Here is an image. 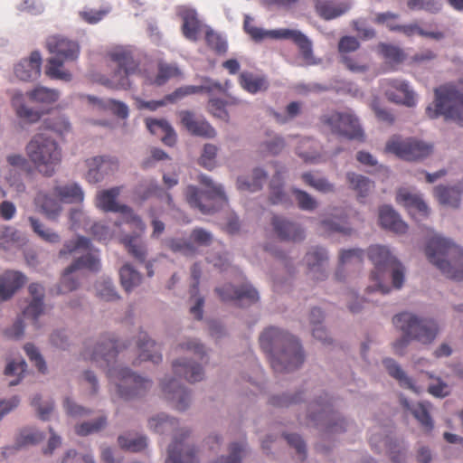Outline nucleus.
<instances>
[{
	"label": "nucleus",
	"mask_w": 463,
	"mask_h": 463,
	"mask_svg": "<svg viewBox=\"0 0 463 463\" xmlns=\"http://www.w3.org/2000/svg\"><path fill=\"white\" fill-rule=\"evenodd\" d=\"M120 348L114 337L104 335L95 341L88 340L80 354L84 360L94 362L100 367H109L108 377L119 397L128 400L141 396L151 387L150 380L136 375L128 368L110 367Z\"/></svg>",
	"instance_id": "nucleus-1"
},
{
	"label": "nucleus",
	"mask_w": 463,
	"mask_h": 463,
	"mask_svg": "<svg viewBox=\"0 0 463 463\" xmlns=\"http://www.w3.org/2000/svg\"><path fill=\"white\" fill-rule=\"evenodd\" d=\"M261 349L269 355L276 373H289L298 369L305 359L299 341L277 327L267 328L260 336Z\"/></svg>",
	"instance_id": "nucleus-2"
},
{
	"label": "nucleus",
	"mask_w": 463,
	"mask_h": 463,
	"mask_svg": "<svg viewBox=\"0 0 463 463\" xmlns=\"http://www.w3.org/2000/svg\"><path fill=\"white\" fill-rule=\"evenodd\" d=\"M395 327L403 333V335L392 344L396 354H403L411 340L428 345L434 341L439 326L431 318H422L410 312H402L392 318Z\"/></svg>",
	"instance_id": "nucleus-3"
},
{
	"label": "nucleus",
	"mask_w": 463,
	"mask_h": 463,
	"mask_svg": "<svg viewBox=\"0 0 463 463\" xmlns=\"http://www.w3.org/2000/svg\"><path fill=\"white\" fill-rule=\"evenodd\" d=\"M369 260L373 263L374 269L371 274V279L375 286H369L366 288L367 293L377 291L385 295L390 288L383 284L387 273H391L392 285L396 288H401L404 281V268L400 261L391 253L385 246L373 245L369 247L367 252Z\"/></svg>",
	"instance_id": "nucleus-4"
},
{
	"label": "nucleus",
	"mask_w": 463,
	"mask_h": 463,
	"mask_svg": "<svg viewBox=\"0 0 463 463\" xmlns=\"http://www.w3.org/2000/svg\"><path fill=\"white\" fill-rule=\"evenodd\" d=\"M426 255L447 278L463 279V249L439 235L427 243Z\"/></svg>",
	"instance_id": "nucleus-5"
},
{
	"label": "nucleus",
	"mask_w": 463,
	"mask_h": 463,
	"mask_svg": "<svg viewBox=\"0 0 463 463\" xmlns=\"http://www.w3.org/2000/svg\"><path fill=\"white\" fill-rule=\"evenodd\" d=\"M149 428L157 433H174L169 445L165 463H198L195 449L187 441L189 431L177 429L178 422L165 414L153 417L148 421Z\"/></svg>",
	"instance_id": "nucleus-6"
},
{
	"label": "nucleus",
	"mask_w": 463,
	"mask_h": 463,
	"mask_svg": "<svg viewBox=\"0 0 463 463\" xmlns=\"http://www.w3.org/2000/svg\"><path fill=\"white\" fill-rule=\"evenodd\" d=\"M107 55L118 66V69L109 78L100 79V83L112 90L130 89V76L134 74L141 76L142 69L139 68L138 50L131 45H119L112 48Z\"/></svg>",
	"instance_id": "nucleus-7"
},
{
	"label": "nucleus",
	"mask_w": 463,
	"mask_h": 463,
	"mask_svg": "<svg viewBox=\"0 0 463 463\" xmlns=\"http://www.w3.org/2000/svg\"><path fill=\"white\" fill-rule=\"evenodd\" d=\"M29 160L45 176H52L62 159L61 147L46 133L35 134L25 146Z\"/></svg>",
	"instance_id": "nucleus-8"
},
{
	"label": "nucleus",
	"mask_w": 463,
	"mask_h": 463,
	"mask_svg": "<svg viewBox=\"0 0 463 463\" xmlns=\"http://www.w3.org/2000/svg\"><path fill=\"white\" fill-rule=\"evenodd\" d=\"M458 88L446 84L435 90V101L426 109L430 118L444 116L463 126V77L458 80Z\"/></svg>",
	"instance_id": "nucleus-9"
},
{
	"label": "nucleus",
	"mask_w": 463,
	"mask_h": 463,
	"mask_svg": "<svg viewBox=\"0 0 463 463\" xmlns=\"http://www.w3.org/2000/svg\"><path fill=\"white\" fill-rule=\"evenodd\" d=\"M200 182L207 188L204 192H200L193 185L186 188V199L192 207L199 209L202 213L209 214L227 203L226 195L221 185L213 184L205 175L200 176Z\"/></svg>",
	"instance_id": "nucleus-10"
},
{
	"label": "nucleus",
	"mask_w": 463,
	"mask_h": 463,
	"mask_svg": "<svg viewBox=\"0 0 463 463\" xmlns=\"http://www.w3.org/2000/svg\"><path fill=\"white\" fill-rule=\"evenodd\" d=\"M247 34L255 42H260L265 38L290 40L298 46L306 65L317 64L313 56L312 42L298 30L280 28L265 31L255 26Z\"/></svg>",
	"instance_id": "nucleus-11"
},
{
	"label": "nucleus",
	"mask_w": 463,
	"mask_h": 463,
	"mask_svg": "<svg viewBox=\"0 0 463 463\" xmlns=\"http://www.w3.org/2000/svg\"><path fill=\"white\" fill-rule=\"evenodd\" d=\"M121 192L120 186L103 190L97 194L96 205L106 213H120L123 214L124 222L131 227L143 233L146 224L133 210L126 204H120L117 199Z\"/></svg>",
	"instance_id": "nucleus-12"
},
{
	"label": "nucleus",
	"mask_w": 463,
	"mask_h": 463,
	"mask_svg": "<svg viewBox=\"0 0 463 463\" xmlns=\"http://www.w3.org/2000/svg\"><path fill=\"white\" fill-rule=\"evenodd\" d=\"M386 151L407 161L422 160L432 153V146L414 137H393L386 144Z\"/></svg>",
	"instance_id": "nucleus-13"
},
{
	"label": "nucleus",
	"mask_w": 463,
	"mask_h": 463,
	"mask_svg": "<svg viewBox=\"0 0 463 463\" xmlns=\"http://www.w3.org/2000/svg\"><path fill=\"white\" fill-rule=\"evenodd\" d=\"M312 412L309 418L317 426H322L326 433H340L345 430L347 424L341 419L328 400L320 398L310 406Z\"/></svg>",
	"instance_id": "nucleus-14"
},
{
	"label": "nucleus",
	"mask_w": 463,
	"mask_h": 463,
	"mask_svg": "<svg viewBox=\"0 0 463 463\" xmlns=\"http://www.w3.org/2000/svg\"><path fill=\"white\" fill-rule=\"evenodd\" d=\"M321 121L333 133L346 137L349 139H360L364 136L358 118L350 112L341 113L334 111L324 115L321 118Z\"/></svg>",
	"instance_id": "nucleus-15"
},
{
	"label": "nucleus",
	"mask_w": 463,
	"mask_h": 463,
	"mask_svg": "<svg viewBox=\"0 0 463 463\" xmlns=\"http://www.w3.org/2000/svg\"><path fill=\"white\" fill-rule=\"evenodd\" d=\"M215 291L222 301H234L238 306H250L259 300L258 291L248 283L240 287L226 284L222 288H217Z\"/></svg>",
	"instance_id": "nucleus-16"
},
{
	"label": "nucleus",
	"mask_w": 463,
	"mask_h": 463,
	"mask_svg": "<svg viewBox=\"0 0 463 463\" xmlns=\"http://www.w3.org/2000/svg\"><path fill=\"white\" fill-rule=\"evenodd\" d=\"M382 86L390 101L407 107H414L416 105L415 93L406 80L387 79L383 80Z\"/></svg>",
	"instance_id": "nucleus-17"
},
{
	"label": "nucleus",
	"mask_w": 463,
	"mask_h": 463,
	"mask_svg": "<svg viewBox=\"0 0 463 463\" xmlns=\"http://www.w3.org/2000/svg\"><path fill=\"white\" fill-rule=\"evenodd\" d=\"M46 48L54 57L74 61L78 59L80 47L76 41L65 36L56 34L51 35L46 40Z\"/></svg>",
	"instance_id": "nucleus-18"
},
{
	"label": "nucleus",
	"mask_w": 463,
	"mask_h": 463,
	"mask_svg": "<svg viewBox=\"0 0 463 463\" xmlns=\"http://www.w3.org/2000/svg\"><path fill=\"white\" fill-rule=\"evenodd\" d=\"M88 172L86 178L89 183L96 184L104 176L118 169V162L115 157L95 156L86 160Z\"/></svg>",
	"instance_id": "nucleus-19"
},
{
	"label": "nucleus",
	"mask_w": 463,
	"mask_h": 463,
	"mask_svg": "<svg viewBox=\"0 0 463 463\" xmlns=\"http://www.w3.org/2000/svg\"><path fill=\"white\" fill-rule=\"evenodd\" d=\"M182 125L194 136L205 138H213L216 136L215 129L202 117H196L189 110L179 113Z\"/></svg>",
	"instance_id": "nucleus-20"
},
{
	"label": "nucleus",
	"mask_w": 463,
	"mask_h": 463,
	"mask_svg": "<svg viewBox=\"0 0 463 463\" xmlns=\"http://www.w3.org/2000/svg\"><path fill=\"white\" fill-rule=\"evenodd\" d=\"M327 254L323 248L314 247L305 256L308 269V276L314 280H324L326 278V266Z\"/></svg>",
	"instance_id": "nucleus-21"
},
{
	"label": "nucleus",
	"mask_w": 463,
	"mask_h": 463,
	"mask_svg": "<svg viewBox=\"0 0 463 463\" xmlns=\"http://www.w3.org/2000/svg\"><path fill=\"white\" fill-rule=\"evenodd\" d=\"M28 291L33 299L24 310L23 316L39 328L38 318L43 313L44 307V288L39 283H32L29 285Z\"/></svg>",
	"instance_id": "nucleus-22"
},
{
	"label": "nucleus",
	"mask_w": 463,
	"mask_h": 463,
	"mask_svg": "<svg viewBox=\"0 0 463 463\" xmlns=\"http://www.w3.org/2000/svg\"><path fill=\"white\" fill-rule=\"evenodd\" d=\"M180 74V70L175 65L161 61L158 63L156 74L150 68H142L141 78L147 85L162 86L171 78Z\"/></svg>",
	"instance_id": "nucleus-23"
},
{
	"label": "nucleus",
	"mask_w": 463,
	"mask_h": 463,
	"mask_svg": "<svg viewBox=\"0 0 463 463\" xmlns=\"http://www.w3.org/2000/svg\"><path fill=\"white\" fill-rule=\"evenodd\" d=\"M349 211L346 208H333L330 215L320 222L322 228L326 232L350 234L352 228L347 222Z\"/></svg>",
	"instance_id": "nucleus-24"
},
{
	"label": "nucleus",
	"mask_w": 463,
	"mask_h": 463,
	"mask_svg": "<svg viewBox=\"0 0 463 463\" xmlns=\"http://www.w3.org/2000/svg\"><path fill=\"white\" fill-rule=\"evenodd\" d=\"M177 15L183 21L182 33L184 36L192 42L197 41L201 31V22L196 11L186 6H179Z\"/></svg>",
	"instance_id": "nucleus-25"
},
{
	"label": "nucleus",
	"mask_w": 463,
	"mask_h": 463,
	"mask_svg": "<svg viewBox=\"0 0 463 463\" xmlns=\"http://www.w3.org/2000/svg\"><path fill=\"white\" fill-rule=\"evenodd\" d=\"M271 223L278 237L282 241H300L305 238L304 231L299 225L282 217L274 216Z\"/></svg>",
	"instance_id": "nucleus-26"
},
{
	"label": "nucleus",
	"mask_w": 463,
	"mask_h": 463,
	"mask_svg": "<svg viewBox=\"0 0 463 463\" xmlns=\"http://www.w3.org/2000/svg\"><path fill=\"white\" fill-rule=\"evenodd\" d=\"M42 56L37 51L33 52L28 59L21 61L14 67V74L21 80L36 79L41 73Z\"/></svg>",
	"instance_id": "nucleus-27"
},
{
	"label": "nucleus",
	"mask_w": 463,
	"mask_h": 463,
	"mask_svg": "<svg viewBox=\"0 0 463 463\" xmlns=\"http://www.w3.org/2000/svg\"><path fill=\"white\" fill-rule=\"evenodd\" d=\"M162 389L167 399L175 402V408L178 411H184L190 402V395L187 391L181 386L176 379H170L163 382Z\"/></svg>",
	"instance_id": "nucleus-28"
},
{
	"label": "nucleus",
	"mask_w": 463,
	"mask_h": 463,
	"mask_svg": "<svg viewBox=\"0 0 463 463\" xmlns=\"http://www.w3.org/2000/svg\"><path fill=\"white\" fill-rule=\"evenodd\" d=\"M26 278L19 271L7 270L0 277V300L12 298L17 289L24 283Z\"/></svg>",
	"instance_id": "nucleus-29"
},
{
	"label": "nucleus",
	"mask_w": 463,
	"mask_h": 463,
	"mask_svg": "<svg viewBox=\"0 0 463 463\" xmlns=\"http://www.w3.org/2000/svg\"><path fill=\"white\" fill-rule=\"evenodd\" d=\"M314 7L317 15L326 21L343 15L350 8L346 3H338L333 0H315Z\"/></svg>",
	"instance_id": "nucleus-30"
},
{
	"label": "nucleus",
	"mask_w": 463,
	"mask_h": 463,
	"mask_svg": "<svg viewBox=\"0 0 463 463\" xmlns=\"http://www.w3.org/2000/svg\"><path fill=\"white\" fill-rule=\"evenodd\" d=\"M396 202L406 207L411 214L419 213L424 217L429 214V207L422 198L418 194L410 193L404 188L398 191Z\"/></svg>",
	"instance_id": "nucleus-31"
},
{
	"label": "nucleus",
	"mask_w": 463,
	"mask_h": 463,
	"mask_svg": "<svg viewBox=\"0 0 463 463\" xmlns=\"http://www.w3.org/2000/svg\"><path fill=\"white\" fill-rule=\"evenodd\" d=\"M173 371L175 375L184 377L189 383H196L203 378V370L199 364L193 361L176 360L173 363Z\"/></svg>",
	"instance_id": "nucleus-32"
},
{
	"label": "nucleus",
	"mask_w": 463,
	"mask_h": 463,
	"mask_svg": "<svg viewBox=\"0 0 463 463\" xmlns=\"http://www.w3.org/2000/svg\"><path fill=\"white\" fill-rule=\"evenodd\" d=\"M146 125L150 133L158 136L164 144L170 146L175 144L176 134L167 120L147 118Z\"/></svg>",
	"instance_id": "nucleus-33"
},
{
	"label": "nucleus",
	"mask_w": 463,
	"mask_h": 463,
	"mask_svg": "<svg viewBox=\"0 0 463 463\" xmlns=\"http://www.w3.org/2000/svg\"><path fill=\"white\" fill-rule=\"evenodd\" d=\"M379 222L384 229L395 233H405L407 224L401 220L399 214L390 206L384 205L379 211Z\"/></svg>",
	"instance_id": "nucleus-34"
},
{
	"label": "nucleus",
	"mask_w": 463,
	"mask_h": 463,
	"mask_svg": "<svg viewBox=\"0 0 463 463\" xmlns=\"http://www.w3.org/2000/svg\"><path fill=\"white\" fill-rule=\"evenodd\" d=\"M137 347L140 362L151 361L154 364H158L162 361V355L157 352L156 344L148 338L146 333H139Z\"/></svg>",
	"instance_id": "nucleus-35"
},
{
	"label": "nucleus",
	"mask_w": 463,
	"mask_h": 463,
	"mask_svg": "<svg viewBox=\"0 0 463 463\" xmlns=\"http://www.w3.org/2000/svg\"><path fill=\"white\" fill-rule=\"evenodd\" d=\"M201 275L202 268L200 264L194 263L191 268V277L194 280L193 285L191 287V295L192 298H195V301L194 305L191 307L190 312L197 320H201L203 318V307L204 304L203 298L196 296L198 293Z\"/></svg>",
	"instance_id": "nucleus-36"
},
{
	"label": "nucleus",
	"mask_w": 463,
	"mask_h": 463,
	"mask_svg": "<svg viewBox=\"0 0 463 463\" xmlns=\"http://www.w3.org/2000/svg\"><path fill=\"white\" fill-rule=\"evenodd\" d=\"M383 363L385 368L387 369L389 374L394 379H396L402 387L410 389L416 393H420L422 391V388L420 386H416L412 379L407 376L404 371L393 359L385 358L383 361Z\"/></svg>",
	"instance_id": "nucleus-37"
},
{
	"label": "nucleus",
	"mask_w": 463,
	"mask_h": 463,
	"mask_svg": "<svg viewBox=\"0 0 463 463\" xmlns=\"http://www.w3.org/2000/svg\"><path fill=\"white\" fill-rule=\"evenodd\" d=\"M64 59L59 57H51L47 59L44 72L52 80H60L69 82L72 80V74L64 67Z\"/></svg>",
	"instance_id": "nucleus-38"
},
{
	"label": "nucleus",
	"mask_w": 463,
	"mask_h": 463,
	"mask_svg": "<svg viewBox=\"0 0 463 463\" xmlns=\"http://www.w3.org/2000/svg\"><path fill=\"white\" fill-rule=\"evenodd\" d=\"M220 83H210L201 86H184L176 89L173 93L165 97L166 103H175L184 97L200 92H211L213 90H221Z\"/></svg>",
	"instance_id": "nucleus-39"
},
{
	"label": "nucleus",
	"mask_w": 463,
	"mask_h": 463,
	"mask_svg": "<svg viewBox=\"0 0 463 463\" xmlns=\"http://www.w3.org/2000/svg\"><path fill=\"white\" fill-rule=\"evenodd\" d=\"M241 88L250 94H256L268 89L269 83L265 77L243 71L239 76Z\"/></svg>",
	"instance_id": "nucleus-40"
},
{
	"label": "nucleus",
	"mask_w": 463,
	"mask_h": 463,
	"mask_svg": "<svg viewBox=\"0 0 463 463\" xmlns=\"http://www.w3.org/2000/svg\"><path fill=\"white\" fill-rule=\"evenodd\" d=\"M11 103L18 118L28 122L34 123L38 121L42 114L24 104V97L21 92H14L11 98Z\"/></svg>",
	"instance_id": "nucleus-41"
},
{
	"label": "nucleus",
	"mask_w": 463,
	"mask_h": 463,
	"mask_svg": "<svg viewBox=\"0 0 463 463\" xmlns=\"http://www.w3.org/2000/svg\"><path fill=\"white\" fill-rule=\"evenodd\" d=\"M135 194L141 201L147 200L151 197H162L165 195L167 203L172 202L171 195L166 194L154 180H145L140 183L135 189Z\"/></svg>",
	"instance_id": "nucleus-42"
},
{
	"label": "nucleus",
	"mask_w": 463,
	"mask_h": 463,
	"mask_svg": "<svg viewBox=\"0 0 463 463\" xmlns=\"http://www.w3.org/2000/svg\"><path fill=\"white\" fill-rule=\"evenodd\" d=\"M52 195L65 203H77L83 200V192L76 184L57 185L52 189Z\"/></svg>",
	"instance_id": "nucleus-43"
},
{
	"label": "nucleus",
	"mask_w": 463,
	"mask_h": 463,
	"mask_svg": "<svg viewBox=\"0 0 463 463\" xmlns=\"http://www.w3.org/2000/svg\"><path fill=\"white\" fill-rule=\"evenodd\" d=\"M126 247L128 253L140 262H144L146 258V246L145 242L137 235H126L120 240Z\"/></svg>",
	"instance_id": "nucleus-44"
},
{
	"label": "nucleus",
	"mask_w": 463,
	"mask_h": 463,
	"mask_svg": "<svg viewBox=\"0 0 463 463\" xmlns=\"http://www.w3.org/2000/svg\"><path fill=\"white\" fill-rule=\"evenodd\" d=\"M35 203L51 220L56 219L61 212V207L59 201L53 199L51 195L43 192L36 195Z\"/></svg>",
	"instance_id": "nucleus-45"
},
{
	"label": "nucleus",
	"mask_w": 463,
	"mask_h": 463,
	"mask_svg": "<svg viewBox=\"0 0 463 463\" xmlns=\"http://www.w3.org/2000/svg\"><path fill=\"white\" fill-rule=\"evenodd\" d=\"M268 177L267 173L261 168H255L252 171L251 180L240 177L237 180L238 189L241 191L256 192L262 188Z\"/></svg>",
	"instance_id": "nucleus-46"
},
{
	"label": "nucleus",
	"mask_w": 463,
	"mask_h": 463,
	"mask_svg": "<svg viewBox=\"0 0 463 463\" xmlns=\"http://www.w3.org/2000/svg\"><path fill=\"white\" fill-rule=\"evenodd\" d=\"M100 267L101 264L99 256L93 252H88L74 260L72 263L68 266V271L88 269L91 272H98Z\"/></svg>",
	"instance_id": "nucleus-47"
},
{
	"label": "nucleus",
	"mask_w": 463,
	"mask_h": 463,
	"mask_svg": "<svg viewBox=\"0 0 463 463\" xmlns=\"http://www.w3.org/2000/svg\"><path fill=\"white\" fill-rule=\"evenodd\" d=\"M282 177L277 172L269 184V201L272 204L291 205L288 195L283 191Z\"/></svg>",
	"instance_id": "nucleus-48"
},
{
	"label": "nucleus",
	"mask_w": 463,
	"mask_h": 463,
	"mask_svg": "<svg viewBox=\"0 0 463 463\" xmlns=\"http://www.w3.org/2000/svg\"><path fill=\"white\" fill-rule=\"evenodd\" d=\"M28 99L34 103L50 105L59 99V92L54 89L38 86L27 92Z\"/></svg>",
	"instance_id": "nucleus-49"
},
{
	"label": "nucleus",
	"mask_w": 463,
	"mask_h": 463,
	"mask_svg": "<svg viewBox=\"0 0 463 463\" xmlns=\"http://www.w3.org/2000/svg\"><path fill=\"white\" fill-rule=\"evenodd\" d=\"M317 143L311 138H303L297 148V154L306 163H318L321 161V155L317 152Z\"/></svg>",
	"instance_id": "nucleus-50"
},
{
	"label": "nucleus",
	"mask_w": 463,
	"mask_h": 463,
	"mask_svg": "<svg viewBox=\"0 0 463 463\" xmlns=\"http://www.w3.org/2000/svg\"><path fill=\"white\" fill-rule=\"evenodd\" d=\"M435 197L444 205L458 208L460 203V191L455 187L437 186L434 189Z\"/></svg>",
	"instance_id": "nucleus-51"
},
{
	"label": "nucleus",
	"mask_w": 463,
	"mask_h": 463,
	"mask_svg": "<svg viewBox=\"0 0 463 463\" xmlns=\"http://www.w3.org/2000/svg\"><path fill=\"white\" fill-rule=\"evenodd\" d=\"M379 443L385 448L386 453L393 463H402L404 461L405 448L401 442L389 437H384L379 440Z\"/></svg>",
	"instance_id": "nucleus-52"
},
{
	"label": "nucleus",
	"mask_w": 463,
	"mask_h": 463,
	"mask_svg": "<svg viewBox=\"0 0 463 463\" xmlns=\"http://www.w3.org/2000/svg\"><path fill=\"white\" fill-rule=\"evenodd\" d=\"M346 180L349 187L357 193L358 197H365L371 190L372 182L365 176L357 175L354 172L346 174Z\"/></svg>",
	"instance_id": "nucleus-53"
},
{
	"label": "nucleus",
	"mask_w": 463,
	"mask_h": 463,
	"mask_svg": "<svg viewBox=\"0 0 463 463\" xmlns=\"http://www.w3.org/2000/svg\"><path fill=\"white\" fill-rule=\"evenodd\" d=\"M123 288L129 292L141 282V275L130 264L124 265L119 270Z\"/></svg>",
	"instance_id": "nucleus-54"
},
{
	"label": "nucleus",
	"mask_w": 463,
	"mask_h": 463,
	"mask_svg": "<svg viewBox=\"0 0 463 463\" xmlns=\"http://www.w3.org/2000/svg\"><path fill=\"white\" fill-rule=\"evenodd\" d=\"M90 240L83 236H78L75 240H71L63 244L59 251L61 258L78 253L83 250H90Z\"/></svg>",
	"instance_id": "nucleus-55"
},
{
	"label": "nucleus",
	"mask_w": 463,
	"mask_h": 463,
	"mask_svg": "<svg viewBox=\"0 0 463 463\" xmlns=\"http://www.w3.org/2000/svg\"><path fill=\"white\" fill-rule=\"evenodd\" d=\"M378 52L390 63L399 64L405 59L404 52L398 46L380 43L377 45Z\"/></svg>",
	"instance_id": "nucleus-56"
},
{
	"label": "nucleus",
	"mask_w": 463,
	"mask_h": 463,
	"mask_svg": "<svg viewBox=\"0 0 463 463\" xmlns=\"http://www.w3.org/2000/svg\"><path fill=\"white\" fill-rule=\"evenodd\" d=\"M324 318L323 312L320 308H313L310 312V323L314 326L312 329V335L315 338L321 341L322 343H330V338L327 336L326 329L320 326L321 321Z\"/></svg>",
	"instance_id": "nucleus-57"
},
{
	"label": "nucleus",
	"mask_w": 463,
	"mask_h": 463,
	"mask_svg": "<svg viewBox=\"0 0 463 463\" xmlns=\"http://www.w3.org/2000/svg\"><path fill=\"white\" fill-rule=\"evenodd\" d=\"M118 443L122 449L131 452L142 451L147 446L146 436L132 438L130 435H119Z\"/></svg>",
	"instance_id": "nucleus-58"
},
{
	"label": "nucleus",
	"mask_w": 463,
	"mask_h": 463,
	"mask_svg": "<svg viewBox=\"0 0 463 463\" xmlns=\"http://www.w3.org/2000/svg\"><path fill=\"white\" fill-rule=\"evenodd\" d=\"M429 402H419L412 410L413 416L418 420L426 432H430L433 429V421L430 415Z\"/></svg>",
	"instance_id": "nucleus-59"
},
{
	"label": "nucleus",
	"mask_w": 463,
	"mask_h": 463,
	"mask_svg": "<svg viewBox=\"0 0 463 463\" xmlns=\"http://www.w3.org/2000/svg\"><path fill=\"white\" fill-rule=\"evenodd\" d=\"M166 247L175 253H182L185 256L196 254L197 249L194 244L185 239L171 238L165 241Z\"/></svg>",
	"instance_id": "nucleus-60"
},
{
	"label": "nucleus",
	"mask_w": 463,
	"mask_h": 463,
	"mask_svg": "<svg viewBox=\"0 0 463 463\" xmlns=\"http://www.w3.org/2000/svg\"><path fill=\"white\" fill-rule=\"evenodd\" d=\"M108 424V419L106 416H100L98 419L91 421L82 422L75 427V432L79 436H88L93 433L99 432Z\"/></svg>",
	"instance_id": "nucleus-61"
},
{
	"label": "nucleus",
	"mask_w": 463,
	"mask_h": 463,
	"mask_svg": "<svg viewBox=\"0 0 463 463\" xmlns=\"http://www.w3.org/2000/svg\"><path fill=\"white\" fill-rule=\"evenodd\" d=\"M29 222L33 231L44 241L57 243L60 241V235L51 229H46L43 223L34 217H29Z\"/></svg>",
	"instance_id": "nucleus-62"
},
{
	"label": "nucleus",
	"mask_w": 463,
	"mask_h": 463,
	"mask_svg": "<svg viewBox=\"0 0 463 463\" xmlns=\"http://www.w3.org/2000/svg\"><path fill=\"white\" fill-rule=\"evenodd\" d=\"M97 296L105 301H113L119 297L110 279H101L95 284Z\"/></svg>",
	"instance_id": "nucleus-63"
},
{
	"label": "nucleus",
	"mask_w": 463,
	"mask_h": 463,
	"mask_svg": "<svg viewBox=\"0 0 463 463\" xmlns=\"http://www.w3.org/2000/svg\"><path fill=\"white\" fill-rule=\"evenodd\" d=\"M301 177L307 185L320 193L327 194L335 191V185L324 177L317 178L311 173H304Z\"/></svg>",
	"instance_id": "nucleus-64"
}]
</instances>
